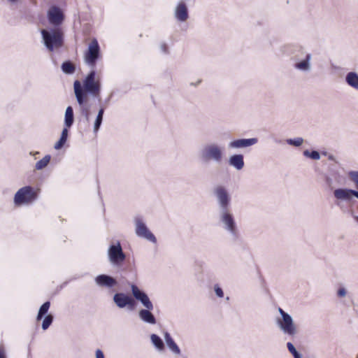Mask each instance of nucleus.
<instances>
[{
	"mask_svg": "<svg viewBox=\"0 0 358 358\" xmlns=\"http://www.w3.org/2000/svg\"><path fill=\"white\" fill-rule=\"evenodd\" d=\"M38 199L37 191L31 186H24L15 194L13 201L15 206L29 205Z\"/></svg>",
	"mask_w": 358,
	"mask_h": 358,
	"instance_id": "obj_7",
	"label": "nucleus"
},
{
	"mask_svg": "<svg viewBox=\"0 0 358 358\" xmlns=\"http://www.w3.org/2000/svg\"><path fill=\"white\" fill-rule=\"evenodd\" d=\"M0 358H6V350L2 345L0 346Z\"/></svg>",
	"mask_w": 358,
	"mask_h": 358,
	"instance_id": "obj_39",
	"label": "nucleus"
},
{
	"mask_svg": "<svg viewBox=\"0 0 358 358\" xmlns=\"http://www.w3.org/2000/svg\"><path fill=\"white\" fill-rule=\"evenodd\" d=\"M150 341L155 349L159 352H163L165 349L164 343L162 339L157 334L150 335Z\"/></svg>",
	"mask_w": 358,
	"mask_h": 358,
	"instance_id": "obj_23",
	"label": "nucleus"
},
{
	"mask_svg": "<svg viewBox=\"0 0 358 358\" xmlns=\"http://www.w3.org/2000/svg\"><path fill=\"white\" fill-rule=\"evenodd\" d=\"M301 55L303 56V59H298L294 63V67L301 72L308 73L312 69V55L309 52H302Z\"/></svg>",
	"mask_w": 358,
	"mask_h": 358,
	"instance_id": "obj_14",
	"label": "nucleus"
},
{
	"mask_svg": "<svg viewBox=\"0 0 358 358\" xmlns=\"http://www.w3.org/2000/svg\"><path fill=\"white\" fill-rule=\"evenodd\" d=\"M224 147L216 143H207L199 150V157L203 162L221 164L224 157Z\"/></svg>",
	"mask_w": 358,
	"mask_h": 358,
	"instance_id": "obj_3",
	"label": "nucleus"
},
{
	"mask_svg": "<svg viewBox=\"0 0 358 358\" xmlns=\"http://www.w3.org/2000/svg\"><path fill=\"white\" fill-rule=\"evenodd\" d=\"M66 142V139L60 137L59 141L55 144L54 148L55 150L61 149L64 146V145L65 144Z\"/></svg>",
	"mask_w": 358,
	"mask_h": 358,
	"instance_id": "obj_33",
	"label": "nucleus"
},
{
	"mask_svg": "<svg viewBox=\"0 0 358 358\" xmlns=\"http://www.w3.org/2000/svg\"><path fill=\"white\" fill-rule=\"evenodd\" d=\"M345 82L352 88L358 91V74L356 72L348 73L345 76Z\"/></svg>",
	"mask_w": 358,
	"mask_h": 358,
	"instance_id": "obj_22",
	"label": "nucleus"
},
{
	"mask_svg": "<svg viewBox=\"0 0 358 358\" xmlns=\"http://www.w3.org/2000/svg\"><path fill=\"white\" fill-rule=\"evenodd\" d=\"M95 71L92 70L84 79L83 86L78 80H76L73 83L76 100L80 106L81 113L87 121L90 120V108L85 104L87 100V94L98 97L101 92V83L99 80H95Z\"/></svg>",
	"mask_w": 358,
	"mask_h": 358,
	"instance_id": "obj_1",
	"label": "nucleus"
},
{
	"mask_svg": "<svg viewBox=\"0 0 358 358\" xmlns=\"http://www.w3.org/2000/svg\"><path fill=\"white\" fill-rule=\"evenodd\" d=\"M131 291L134 299L145 308L138 310L139 319L145 324L155 325L157 319L152 313L154 306L148 294L134 284L131 285Z\"/></svg>",
	"mask_w": 358,
	"mask_h": 358,
	"instance_id": "obj_2",
	"label": "nucleus"
},
{
	"mask_svg": "<svg viewBox=\"0 0 358 358\" xmlns=\"http://www.w3.org/2000/svg\"><path fill=\"white\" fill-rule=\"evenodd\" d=\"M328 159H329V160L334 161L335 157H334V155H329L328 156Z\"/></svg>",
	"mask_w": 358,
	"mask_h": 358,
	"instance_id": "obj_43",
	"label": "nucleus"
},
{
	"mask_svg": "<svg viewBox=\"0 0 358 358\" xmlns=\"http://www.w3.org/2000/svg\"><path fill=\"white\" fill-rule=\"evenodd\" d=\"M113 299L115 305L120 308L128 307L131 310L135 305L134 299L124 293L115 294Z\"/></svg>",
	"mask_w": 358,
	"mask_h": 358,
	"instance_id": "obj_13",
	"label": "nucleus"
},
{
	"mask_svg": "<svg viewBox=\"0 0 358 358\" xmlns=\"http://www.w3.org/2000/svg\"><path fill=\"white\" fill-rule=\"evenodd\" d=\"M108 258L110 263L116 267L121 266L126 259V255L123 252L120 242L111 244L108 249Z\"/></svg>",
	"mask_w": 358,
	"mask_h": 358,
	"instance_id": "obj_10",
	"label": "nucleus"
},
{
	"mask_svg": "<svg viewBox=\"0 0 358 358\" xmlns=\"http://www.w3.org/2000/svg\"><path fill=\"white\" fill-rule=\"evenodd\" d=\"M333 196L335 205L343 210L344 203H350L353 197L358 199V192L350 188L339 187L334 189Z\"/></svg>",
	"mask_w": 358,
	"mask_h": 358,
	"instance_id": "obj_8",
	"label": "nucleus"
},
{
	"mask_svg": "<svg viewBox=\"0 0 358 358\" xmlns=\"http://www.w3.org/2000/svg\"><path fill=\"white\" fill-rule=\"evenodd\" d=\"M10 4L13 5V4H16L19 0H7Z\"/></svg>",
	"mask_w": 358,
	"mask_h": 358,
	"instance_id": "obj_42",
	"label": "nucleus"
},
{
	"mask_svg": "<svg viewBox=\"0 0 358 358\" xmlns=\"http://www.w3.org/2000/svg\"><path fill=\"white\" fill-rule=\"evenodd\" d=\"M47 15L49 22L54 26L62 24L64 19L62 10L55 6L50 8Z\"/></svg>",
	"mask_w": 358,
	"mask_h": 358,
	"instance_id": "obj_15",
	"label": "nucleus"
},
{
	"mask_svg": "<svg viewBox=\"0 0 358 358\" xmlns=\"http://www.w3.org/2000/svg\"><path fill=\"white\" fill-rule=\"evenodd\" d=\"M53 322V315L51 314L47 315L42 322V329L46 330L51 325Z\"/></svg>",
	"mask_w": 358,
	"mask_h": 358,
	"instance_id": "obj_31",
	"label": "nucleus"
},
{
	"mask_svg": "<svg viewBox=\"0 0 358 358\" xmlns=\"http://www.w3.org/2000/svg\"><path fill=\"white\" fill-rule=\"evenodd\" d=\"M134 222L135 225V233L138 237L144 238L152 243H157L156 237L149 230L141 217H135Z\"/></svg>",
	"mask_w": 358,
	"mask_h": 358,
	"instance_id": "obj_11",
	"label": "nucleus"
},
{
	"mask_svg": "<svg viewBox=\"0 0 358 358\" xmlns=\"http://www.w3.org/2000/svg\"><path fill=\"white\" fill-rule=\"evenodd\" d=\"M229 164L237 171L243 169L244 167V157L241 154H236L229 157Z\"/></svg>",
	"mask_w": 358,
	"mask_h": 358,
	"instance_id": "obj_21",
	"label": "nucleus"
},
{
	"mask_svg": "<svg viewBox=\"0 0 358 358\" xmlns=\"http://www.w3.org/2000/svg\"><path fill=\"white\" fill-rule=\"evenodd\" d=\"M278 313L280 317H277L275 324L278 329L288 336L293 337L298 333V329L292 317L282 308H278Z\"/></svg>",
	"mask_w": 358,
	"mask_h": 358,
	"instance_id": "obj_6",
	"label": "nucleus"
},
{
	"mask_svg": "<svg viewBox=\"0 0 358 358\" xmlns=\"http://www.w3.org/2000/svg\"><path fill=\"white\" fill-rule=\"evenodd\" d=\"M99 56L100 47L99 43L96 38H93L88 45L87 50L85 53V62L92 68H94Z\"/></svg>",
	"mask_w": 358,
	"mask_h": 358,
	"instance_id": "obj_12",
	"label": "nucleus"
},
{
	"mask_svg": "<svg viewBox=\"0 0 358 358\" xmlns=\"http://www.w3.org/2000/svg\"><path fill=\"white\" fill-rule=\"evenodd\" d=\"M96 358H104V355L100 349L96 350Z\"/></svg>",
	"mask_w": 358,
	"mask_h": 358,
	"instance_id": "obj_38",
	"label": "nucleus"
},
{
	"mask_svg": "<svg viewBox=\"0 0 358 358\" xmlns=\"http://www.w3.org/2000/svg\"><path fill=\"white\" fill-rule=\"evenodd\" d=\"M347 294V291L344 287H340L338 289L337 295L339 297H344Z\"/></svg>",
	"mask_w": 358,
	"mask_h": 358,
	"instance_id": "obj_36",
	"label": "nucleus"
},
{
	"mask_svg": "<svg viewBox=\"0 0 358 358\" xmlns=\"http://www.w3.org/2000/svg\"><path fill=\"white\" fill-rule=\"evenodd\" d=\"M292 355L294 358H302L301 355L298 351Z\"/></svg>",
	"mask_w": 358,
	"mask_h": 358,
	"instance_id": "obj_41",
	"label": "nucleus"
},
{
	"mask_svg": "<svg viewBox=\"0 0 358 358\" xmlns=\"http://www.w3.org/2000/svg\"><path fill=\"white\" fill-rule=\"evenodd\" d=\"M357 358H358V356H357Z\"/></svg>",
	"mask_w": 358,
	"mask_h": 358,
	"instance_id": "obj_46",
	"label": "nucleus"
},
{
	"mask_svg": "<svg viewBox=\"0 0 358 358\" xmlns=\"http://www.w3.org/2000/svg\"><path fill=\"white\" fill-rule=\"evenodd\" d=\"M322 155H327V152H322Z\"/></svg>",
	"mask_w": 358,
	"mask_h": 358,
	"instance_id": "obj_45",
	"label": "nucleus"
},
{
	"mask_svg": "<svg viewBox=\"0 0 358 358\" xmlns=\"http://www.w3.org/2000/svg\"><path fill=\"white\" fill-rule=\"evenodd\" d=\"M322 177L326 187L329 189H333L335 184H340L341 182V176L338 171L323 173Z\"/></svg>",
	"mask_w": 358,
	"mask_h": 358,
	"instance_id": "obj_18",
	"label": "nucleus"
},
{
	"mask_svg": "<svg viewBox=\"0 0 358 358\" xmlns=\"http://www.w3.org/2000/svg\"><path fill=\"white\" fill-rule=\"evenodd\" d=\"M104 113V108L101 107L99 110L95 121L94 122V133L96 134L100 129L103 121V117Z\"/></svg>",
	"mask_w": 358,
	"mask_h": 358,
	"instance_id": "obj_25",
	"label": "nucleus"
},
{
	"mask_svg": "<svg viewBox=\"0 0 358 358\" xmlns=\"http://www.w3.org/2000/svg\"><path fill=\"white\" fill-rule=\"evenodd\" d=\"M219 222L222 228L227 231L233 241L239 236V231L231 208L219 210Z\"/></svg>",
	"mask_w": 358,
	"mask_h": 358,
	"instance_id": "obj_5",
	"label": "nucleus"
},
{
	"mask_svg": "<svg viewBox=\"0 0 358 358\" xmlns=\"http://www.w3.org/2000/svg\"><path fill=\"white\" fill-rule=\"evenodd\" d=\"M69 127H64L63 129H62V134H61V138H63L66 140H67V137H68V129Z\"/></svg>",
	"mask_w": 358,
	"mask_h": 358,
	"instance_id": "obj_37",
	"label": "nucleus"
},
{
	"mask_svg": "<svg viewBox=\"0 0 358 358\" xmlns=\"http://www.w3.org/2000/svg\"><path fill=\"white\" fill-rule=\"evenodd\" d=\"M164 338L166 342V344L169 349V350L176 356H179L181 355V350L176 343L174 341L171 334L165 331L164 333Z\"/></svg>",
	"mask_w": 358,
	"mask_h": 358,
	"instance_id": "obj_20",
	"label": "nucleus"
},
{
	"mask_svg": "<svg viewBox=\"0 0 358 358\" xmlns=\"http://www.w3.org/2000/svg\"><path fill=\"white\" fill-rule=\"evenodd\" d=\"M160 49L164 53L168 52V47H167L166 44H165V43L161 44Z\"/></svg>",
	"mask_w": 358,
	"mask_h": 358,
	"instance_id": "obj_40",
	"label": "nucleus"
},
{
	"mask_svg": "<svg viewBox=\"0 0 358 358\" xmlns=\"http://www.w3.org/2000/svg\"><path fill=\"white\" fill-rule=\"evenodd\" d=\"M214 290H215V294L219 297V298H222L224 296V292H223V290L222 289V288L217 285H215L214 286Z\"/></svg>",
	"mask_w": 358,
	"mask_h": 358,
	"instance_id": "obj_34",
	"label": "nucleus"
},
{
	"mask_svg": "<svg viewBox=\"0 0 358 358\" xmlns=\"http://www.w3.org/2000/svg\"><path fill=\"white\" fill-rule=\"evenodd\" d=\"M303 155L314 160H319L320 159V154L316 150L309 151L306 150L303 152Z\"/></svg>",
	"mask_w": 358,
	"mask_h": 358,
	"instance_id": "obj_30",
	"label": "nucleus"
},
{
	"mask_svg": "<svg viewBox=\"0 0 358 358\" xmlns=\"http://www.w3.org/2000/svg\"><path fill=\"white\" fill-rule=\"evenodd\" d=\"M257 142L258 139L257 138H239L230 141L228 147L231 149L244 148L254 145Z\"/></svg>",
	"mask_w": 358,
	"mask_h": 358,
	"instance_id": "obj_17",
	"label": "nucleus"
},
{
	"mask_svg": "<svg viewBox=\"0 0 358 358\" xmlns=\"http://www.w3.org/2000/svg\"><path fill=\"white\" fill-rule=\"evenodd\" d=\"M94 280L98 286L102 287L112 288L117 285V281L114 278L106 274L97 275Z\"/></svg>",
	"mask_w": 358,
	"mask_h": 358,
	"instance_id": "obj_19",
	"label": "nucleus"
},
{
	"mask_svg": "<svg viewBox=\"0 0 358 358\" xmlns=\"http://www.w3.org/2000/svg\"><path fill=\"white\" fill-rule=\"evenodd\" d=\"M50 306V301L45 302L39 308L36 320H41L45 314H47Z\"/></svg>",
	"mask_w": 358,
	"mask_h": 358,
	"instance_id": "obj_28",
	"label": "nucleus"
},
{
	"mask_svg": "<svg viewBox=\"0 0 358 358\" xmlns=\"http://www.w3.org/2000/svg\"><path fill=\"white\" fill-rule=\"evenodd\" d=\"M219 210L231 208V196L227 189L223 185H217L213 189Z\"/></svg>",
	"mask_w": 358,
	"mask_h": 358,
	"instance_id": "obj_9",
	"label": "nucleus"
},
{
	"mask_svg": "<svg viewBox=\"0 0 358 358\" xmlns=\"http://www.w3.org/2000/svg\"><path fill=\"white\" fill-rule=\"evenodd\" d=\"M353 217L358 222V215H354Z\"/></svg>",
	"mask_w": 358,
	"mask_h": 358,
	"instance_id": "obj_44",
	"label": "nucleus"
},
{
	"mask_svg": "<svg viewBox=\"0 0 358 358\" xmlns=\"http://www.w3.org/2000/svg\"><path fill=\"white\" fill-rule=\"evenodd\" d=\"M51 159V157L49 155H45L43 159L39 160L36 163L35 165V169L40 171L45 168L48 164L50 163V161Z\"/></svg>",
	"mask_w": 358,
	"mask_h": 358,
	"instance_id": "obj_27",
	"label": "nucleus"
},
{
	"mask_svg": "<svg viewBox=\"0 0 358 358\" xmlns=\"http://www.w3.org/2000/svg\"><path fill=\"white\" fill-rule=\"evenodd\" d=\"M287 348L289 350V352L293 355L294 353H296L297 352V350H296L295 347L294 346V345L290 343V342H288L287 343Z\"/></svg>",
	"mask_w": 358,
	"mask_h": 358,
	"instance_id": "obj_35",
	"label": "nucleus"
},
{
	"mask_svg": "<svg viewBox=\"0 0 358 358\" xmlns=\"http://www.w3.org/2000/svg\"><path fill=\"white\" fill-rule=\"evenodd\" d=\"M42 42L49 52L61 48L64 44V34L61 29L48 28L41 30Z\"/></svg>",
	"mask_w": 358,
	"mask_h": 358,
	"instance_id": "obj_4",
	"label": "nucleus"
},
{
	"mask_svg": "<svg viewBox=\"0 0 358 358\" xmlns=\"http://www.w3.org/2000/svg\"><path fill=\"white\" fill-rule=\"evenodd\" d=\"M74 122L73 110L71 106H68L66 108L64 115V126L66 127H71Z\"/></svg>",
	"mask_w": 358,
	"mask_h": 358,
	"instance_id": "obj_24",
	"label": "nucleus"
},
{
	"mask_svg": "<svg viewBox=\"0 0 358 358\" xmlns=\"http://www.w3.org/2000/svg\"><path fill=\"white\" fill-rule=\"evenodd\" d=\"M62 70L66 74H73L76 71V66L70 61H66L62 64Z\"/></svg>",
	"mask_w": 358,
	"mask_h": 358,
	"instance_id": "obj_26",
	"label": "nucleus"
},
{
	"mask_svg": "<svg viewBox=\"0 0 358 358\" xmlns=\"http://www.w3.org/2000/svg\"><path fill=\"white\" fill-rule=\"evenodd\" d=\"M287 144L290 145H293L295 147H299L303 143V139L301 137H297L295 138H289L287 140Z\"/></svg>",
	"mask_w": 358,
	"mask_h": 358,
	"instance_id": "obj_32",
	"label": "nucleus"
},
{
	"mask_svg": "<svg viewBox=\"0 0 358 358\" xmlns=\"http://www.w3.org/2000/svg\"><path fill=\"white\" fill-rule=\"evenodd\" d=\"M348 176L350 180L355 184L356 190L358 192V171H350L348 173Z\"/></svg>",
	"mask_w": 358,
	"mask_h": 358,
	"instance_id": "obj_29",
	"label": "nucleus"
},
{
	"mask_svg": "<svg viewBox=\"0 0 358 358\" xmlns=\"http://www.w3.org/2000/svg\"><path fill=\"white\" fill-rule=\"evenodd\" d=\"M174 17L178 22H184L189 18V11L187 4L182 1H179L173 11Z\"/></svg>",
	"mask_w": 358,
	"mask_h": 358,
	"instance_id": "obj_16",
	"label": "nucleus"
}]
</instances>
